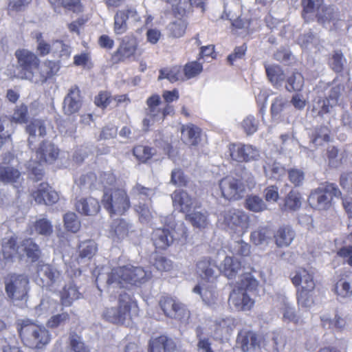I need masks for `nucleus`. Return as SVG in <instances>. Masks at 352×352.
<instances>
[{
	"mask_svg": "<svg viewBox=\"0 0 352 352\" xmlns=\"http://www.w3.org/2000/svg\"><path fill=\"white\" fill-rule=\"evenodd\" d=\"M316 16L320 23L327 25L332 23L333 28L336 30L340 29L344 23L338 19V10L332 6L322 7L318 10Z\"/></svg>",
	"mask_w": 352,
	"mask_h": 352,
	"instance_id": "5701e85b",
	"label": "nucleus"
},
{
	"mask_svg": "<svg viewBox=\"0 0 352 352\" xmlns=\"http://www.w3.org/2000/svg\"><path fill=\"white\" fill-rule=\"evenodd\" d=\"M19 249L22 256L25 255L32 262L38 261L41 254L39 246L32 239L23 240Z\"/></svg>",
	"mask_w": 352,
	"mask_h": 352,
	"instance_id": "c9c22d12",
	"label": "nucleus"
},
{
	"mask_svg": "<svg viewBox=\"0 0 352 352\" xmlns=\"http://www.w3.org/2000/svg\"><path fill=\"white\" fill-rule=\"evenodd\" d=\"M292 282L300 289L314 290L316 286L313 273L304 268L295 272L292 276Z\"/></svg>",
	"mask_w": 352,
	"mask_h": 352,
	"instance_id": "393cba45",
	"label": "nucleus"
},
{
	"mask_svg": "<svg viewBox=\"0 0 352 352\" xmlns=\"http://www.w3.org/2000/svg\"><path fill=\"white\" fill-rule=\"evenodd\" d=\"M272 233L267 227H259L250 234L251 241L256 245L268 243Z\"/></svg>",
	"mask_w": 352,
	"mask_h": 352,
	"instance_id": "de8ad7c7",
	"label": "nucleus"
},
{
	"mask_svg": "<svg viewBox=\"0 0 352 352\" xmlns=\"http://www.w3.org/2000/svg\"><path fill=\"white\" fill-rule=\"evenodd\" d=\"M70 320L67 312H61L52 315L47 322V327L50 329H56L63 327Z\"/></svg>",
	"mask_w": 352,
	"mask_h": 352,
	"instance_id": "5fc2aeb1",
	"label": "nucleus"
},
{
	"mask_svg": "<svg viewBox=\"0 0 352 352\" xmlns=\"http://www.w3.org/2000/svg\"><path fill=\"white\" fill-rule=\"evenodd\" d=\"M245 206L247 209L254 212H262L267 209L265 203L256 195L248 197L245 201Z\"/></svg>",
	"mask_w": 352,
	"mask_h": 352,
	"instance_id": "13d9d810",
	"label": "nucleus"
},
{
	"mask_svg": "<svg viewBox=\"0 0 352 352\" xmlns=\"http://www.w3.org/2000/svg\"><path fill=\"white\" fill-rule=\"evenodd\" d=\"M20 176V172L12 167L0 166V180L3 182H13Z\"/></svg>",
	"mask_w": 352,
	"mask_h": 352,
	"instance_id": "e2e57ef3",
	"label": "nucleus"
},
{
	"mask_svg": "<svg viewBox=\"0 0 352 352\" xmlns=\"http://www.w3.org/2000/svg\"><path fill=\"white\" fill-rule=\"evenodd\" d=\"M16 56L19 67V76L21 79L32 82L40 63L38 58L36 54L27 50H17Z\"/></svg>",
	"mask_w": 352,
	"mask_h": 352,
	"instance_id": "9d476101",
	"label": "nucleus"
},
{
	"mask_svg": "<svg viewBox=\"0 0 352 352\" xmlns=\"http://www.w3.org/2000/svg\"><path fill=\"white\" fill-rule=\"evenodd\" d=\"M329 129L324 126L316 127L311 135V143L316 146L329 141Z\"/></svg>",
	"mask_w": 352,
	"mask_h": 352,
	"instance_id": "09e8293b",
	"label": "nucleus"
},
{
	"mask_svg": "<svg viewBox=\"0 0 352 352\" xmlns=\"http://www.w3.org/2000/svg\"><path fill=\"white\" fill-rule=\"evenodd\" d=\"M149 348L151 352H174L176 344L173 339L160 336L150 340Z\"/></svg>",
	"mask_w": 352,
	"mask_h": 352,
	"instance_id": "c85d7f7f",
	"label": "nucleus"
},
{
	"mask_svg": "<svg viewBox=\"0 0 352 352\" xmlns=\"http://www.w3.org/2000/svg\"><path fill=\"white\" fill-rule=\"evenodd\" d=\"M37 278L42 286H58L62 277L59 270L49 264L38 263L36 267Z\"/></svg>",
	"mask_w": 352,
	"mask_h": 352,
	"instance_id": "4468645a",
	"label": "nucleus"
},
{
	"mask_svg": "<svg viewBox=\"0 0 352 352\" xmlns=\"http://www.w3.org/2000/svg\"><path fill=\"white\" fill-rule=\"evenodd\" d=\"M237 343L243 352H248L259 346L260 339L254 331L242 330L238 334Z\"/></svg>",
	"mask_w": 352,
	"mask_h": 352,
	"instance_id": "cd10ccee",
	"label": "nucleus"
},
{
	"mask_svg": "<svg viewBox=\"0 0 352 352\" xmlns=\"http://www.w3.org/2000/svg\"><path fill=\"white\" fill-rule=\"evenodd\" d=\"M131 225L123 219L115 220L111 226L109 233V237L116 243L126 239L131 230Z\"/></svg>",
	"mask_w": 352,
	"mask_h": 352,
	"instance_id": "bb28decb",
	"label": "nucleus"
},
{
	"mask_svg": "<svg viewBox=\"0 0 352 352\" xmlns=\"http://www.w3.org/2000/svg\"><path fill=\"white\" fill-rule=\"evenodd\" d=\"M341 191L335 184H327L315 189L310 194L308 201L318 210H328L331 206L333 197H339Z\"/></svg>",
	"mask_w": 352,
	"mask_h": 352,
	"instance_id": "0eeeda50",
	"label": "nucleus"
},
{
	"mask_svg": "<svg viewBox=\"0 0 352 352\" xmlns=\"http://www.w3.org/2000/svg\"><path fill=\"white\" fill-rule=\"evenodd\" d=\"M294 237L295 232L289 226L279 227L274 234L275 243L278 248L288 247Z\"/></svg>",
	"mask_w": 352,
	"mask_h": 352,
	"instance_id": "c756f323",
	"label": "nucleus"
},
{
	"mask_svg": "<svg viewBox=\"0 0 352 352\" xmlns=\"http://www.w3.org/2000/svg\"><path fill=\"white\" fill-rule=\"evenodd\" d=\"M147 108L145 109L146 117L142 121L143 129L147 131L155 122L160 121L161 109L159 106L161 103V98L159 95L153 94L146 100Z\"/></svg>",
	"mask_w": 352,
	"mask_h": 352,
	"instance_id": "2eb2a0df",
	"label": "nucleus"
},
{
	"mask_svg": "<svg viewBox=\"0 0 352 352\" xmlns=\"http://www.w3.org/2000/svg\"><path fill=\"white\" fill-rule=\"evenodd\" d=\"M58 148L51 142L43 141L36 151V160L40 164H52L57 159Z\"/></svg>",
	"mask_w": 352,
	"mask_h": 352,
	"instance_id": "6ab92c4d",
	"label": "nucleus"
},
{
	"mask_svg": "<svg viewBox=\"0 0 352 352\" xmlns=\"http://www.w3.org/2000/svg\"><path fill=\"white\" fill-rule=\"evenodd\" d=\"M64 225L67 230L77 232L80 228V222L74 212H67L64 215Z\"/></svg>",
	"mask_w": 352,
	"mask_h": 352,
	"instance_id": "69168bd1",
	"label": "nucleus"
},
{
	"mask_svg": "<svg viewBox=\"0 0 352 352\" xmlns=\"http://www.w3.org/2000/svg\"><path fill=\"white\" fill-rule=\"evenodd\" d=\"M54 12H60L61 7L74 12L81 11V3L80 0H49Z\"/></svg>",
	"mask_w": 352,
	"mask_h": 352,
	"instance_id": "a18cd8bd",
	"label": "nucleus"
},
{
	"mask_svg": "<svg viewBox=\"0 0 352 352\" xmlns=\"http://www.w3.org/2000/svg\"><path fill=\"white\" fill-rule=\"evenodd\" d=\"M258 282L250 273H245L241 277L240 281L232 290L229 297V304L237 311L250 310L254 300L250 294H254L258 288Z\"/></svg>",
	"mask_w": 352,
	"mask_h": 352,
	"instance_id": "f03ea898",
	"label": "nucleus"
},
{
	"mask_svg": "<svg viewBox=\"0 0 352 352\" xmlns=\"http://www.w3.org/2000/svg\"><path fill=\"white\" fill-rule=\"evenodd\" d=\"M160 305L166 316L186 321L190 316L189 311L186 306L170 297H162L160 300Z\"/></svg>",
	"mask_w": 352,
	"mask_h": 352,
	"instance_id": "ddd939ff",
	"label": "nucleus"
},
{
	"mask_svg": "<svg viewBox=\"0 0 352 352\" xmlns=\"http://www.w3.org/2000/svg\"><path fill=\"white\" fill-rule=\"evenodd\" d=\"M298 43L303 50L309 52H322L324 50L323 41L311 32L301 34L298 37Z\"/></svg>",
	"mask_w": 352,
	"mask_h": 352,
	"instance_id": "4be33fe9",
	"label": "nucleus"
},
{
	"mask_svg": "<svg viewBox=\"0 0 352 352\" xmlns=\"http://www.w3.org/2000/svg\"><path fill=\"white\" fill-rule=\"evenodd\" d=\"M201 129L192 124L182 127V137L185 143L196 146L200 142Z\"/></svg>",
	"mask_w": 352,
	"mask_h": 352,
	"instance_id": "e433bc0d",
	"label": "nucleus"
},
{
	"mask_svg": "<svg viewBox=\"0 0 352 352\" xmlns=\"http://www.w3.org/2000/svg\"><path fill=\"white\" fill-rule=\"evenodd\" d=\"M242 179L236 178L232 175H228L219 182V188L222 196L228 200H238L243 197L245 188Z\"/></svg>",
	"mask_w": 352,
	"mask_h": 352,
	"instance_id": "f8f14e48",
	"label": "nucleus"
},
{
	"mask_svg": "<svg viewBox=\"0 0 352 352\" xmlns=\"http://www.w3.org/2000/svg\"><path fill=\"white\" fill-rule=\"evenodd\" d=\"M343 245L338 254L343 258L344 262L352 266V232L344 238Z\"/></svg>",
	"mask_w": 352,
	"mask_h": 352,
	"instance_id": "603ef678",
	"label": "nucleus"
},
{
	"mask_svg": "<svg viewBox=\"0 0 352 352\" xmlns=\"http://www.w3.org/2000/svg\"><path fill=\"white\" fill-rule=\"evenodd\" d=\"M131 304V295L122 291L119 294L118 307L107 308L103 312V317L110 322L124 324L130 319Z\"/></svg>",
	"mask_w": 352,
	"mask_h": 352,
	"instance_id": "6e6552de",
	"label": "nucleus"
},
{
	"mask_svg": "<svg viewBox=\"0 0 352 352\" xmlns=\"http://www.w3.org/2000/svg\"><path fill=\"white\" fill-rule=\"evenodd\" d=\"M155 194V188H147L137 184L131 190V195L139 199H147L151 202V197Z\"/></svg>",
	"mask_w": 352,
	"mask_h": 352,
	"instance_id": "680f3d73",
	"label": "nucleus"
},
{
	"mask_svg": "<svg viewBox=\"0 0 352 352\" xmlns=\"http://www.w3.org/2000/svg\"><path fill=\"white\" fill-rule=\"evenodd\" d=\"M138 47L136 38L127 35L122 38L120 46L113 55L115 61H124L126 59L134 57Z\"/></svg>",
	"mask_w": 352,
	"mask_h": 352,
	"instance_id": "f3484780",
	"label": "nucleus"
},
{
	"mask_svg": "<svg viewBox=\"0 0 352 352\" xmlns=\"http://www.w3.org/2000/svg\"><path fill=\"white\" fill-rule=\"evenodd\" d=\"M141 16L134 8L118 10L114 15L113 31L116 34L125 33L131 27L141 25Z\"/></svg>",
	"mask_w": 352,
	"mask_h": 352,
	"instance_id": "1a4fd4ad",
	"label": "nucleus"
},
{
	"mask_svg": "<svg viewBox=\"0 0 352 352\" xmlns=\"http://www.w3.org/2000/svg\"><path fill=\"white\" fill-rule=\"evenodd\" d=\"M267 76L276 88L282 87L285 76L280 66L276 65H265Z\"/></svg>",
	"mask_w": 352,
	"mask_h": 352,
	"instance_id": "4c0bfd02",
	"label": "nucleus"
},
{
	"mask_svg": "<svg viewBox=\"0 0 352 352\" xmlns=\"http://www.w3.org/2000/svg\"><path fill=\"white\" fill-rule=\"evenodd\" d=\"M97 249V245L93 240L82 242L79 245L80 258H91L95 255Z\"/></svg>",
	"mask_w": 352,
	"mask_h": 352,
	"instance_id": "864d4df0",
	"label": "nucleus"
},
{
	"mask_svg": "<svg viewBox=\"0 0 352 352\" xmlns=\"http://www.w3.org/2000/svg\"><path fill=\"white\" fill-rule=\"evenodd\" d=\"M186 27V23L182 19H179L170 23L168 25L167 29L170 35L173 37L179 38L183 36L185 34Z\"/></svg>",
	"mask_w": 352,
	"mask_h": 352,
	"instance_id": "0e129e2a",
	"label": "nucleus"
},
{
	"mask_svg": "<svg viewBox=\"0 0 352 352\" xmlns=\"http://www.w3.org/2000/svg\"><path fill=\"white\" fill-rule=\"evenodd\" d=\"M60 307L58 302L47 296L43 297L40 303L33 310L34 316L45 317L50 314H53Z\"/></svg>",
	"mask_w": 352,
	"mask_h": 352,
	"instance_id": "72a5a7b5",
	"label": "nucleus"
},
{
	"mask_svg": "<svg viewBox=\"0 0 352 352\" xmlns=\"http://www.w3.org/2000/svg\"><path fill=\"white\" fill-rule=\"evenodd\" d=\"M204 283L196 285L192 291L199 294L206 305H211L215 302L217 296L214 283H208L206 285Z\"/></svg>",
	"mask_w": 352,
	"mask_h": 352,
	"instance_id": "7c9ffc66",
	"label": "nucleus"
},
{
	"mask_svg": "<svg viewBox=\"0 0 352 352\" xmlns=\"http://www.w3.org/2000/svg\"><path fill=\"white\" fill-rule=\"evenodd\" d=\"M316 92L317 96L313 102L312 112L314 116H322L338 103L340 87L320 82L316 88Z\"/></svg>",
	"mask_w": 352,
	"mask_h": 352,
	"instance_id": "20e7f679",
	"label": "nucleus"
},
{
	"mask_svg": "<svg viewBox=\"0 0 352 352\" xmlns=\"http://www.w3.org/2000/svg\"><path fill=\"white\" fill-rule=\"evenodd\" d=\"M32 196L35 201L39 204L51 205L58 199L57 192L46 183L41 184L38 189L32 193Z\"/></svg>",
	"mask_w": 352,
	"mask_h": 352,
	"instance_id": "b1692460",
	"label": "nucleus"
},
{
	"mask_svg": "<svg viewBox=\"0 0 352 352\" xmlns=\"http://www.w3.org/2000/svg\"><path fill=\"white\" fill-rule=\"evenodd\" d=\"M199 209L200 206H198L197 209H193L188 214H186V219L188 221L193 227L201 229L207 226L208 221L206 212Z\"/></svg>",
	"mask_w": 352,
	"mask_h": 352,
	"instance_id": "a19ab883",
	"label": "nucleus"
},
{
	"mask_svg": "<svg viewBox=\"0 0 352 352\" xmlns=\"http://www.w3.org/2000/svg\"><path fill=\"white\" fill-rule=\"evenodd\" d=\"M196 273L202 282L214 283L219 272L215 263L208 257L201 258L196 264Z\"/></svg>",
	"mask_w": 352,
	"mask_h": 352,
	"instance_id": "dca6fc26",
	"label": "nucleus"
},
{
	"mask_svg": "<svg viewBox=\"0 0 352 352\" xmlns=\"http://www.w3.org/2000/svg\"><path fill=\"white\" fill-rule=\"evenodd\" d=\"M68 343L73 352H91L89 345L85 342L81 336L75 332L69 333Z\"/></svg>",
	"mask_w": 352,
	"mask_h": 352,
	"instance_id": "c03bdc74",
	"label": "nucleus"
},
{
	"mask_svg": "<svg viewBox=\"0 0 352 352\" xmlns=\"http://www.w3.org/2000/svg\"><path fill=\"white\" fill-rule=\"evenodd\" d=\"M313 291L314 290L297 289V302L299 306L309 308L314 305Z\"/></svg>",
	"mask_w": 352,
	"mask_h": 352,
	"instance_id": "052dcab7",
	"label": "nucleus"
},
{
	"mask_svg": "<svg viewBox=\"0 0 352 352\" xmlns=\"http://www.w3.org/2000/svg\"><path fill=\"white\" fill-rule=\"evenodd\" d=\"M26 131L29 134L28 143L30 146L35 142L37 136L44 137L46 135V127L43 121L34 120L27 126Z\"/></svg>",
	"mask_w": 352,
	"mask_h": 352,
	"instance_id": "ea45409f",
	"label": "nucleus"
},
{
	"mask_svg": "<svg viewBox=\"0 0 352 352\" xmlns=\"http://www.w3.org/2000/svg\"><path fill=\"white\" fill-rule=\"evenodd\" d=\"M103 207L111 216L122 215L130 208L129 198L122 188H110L104 191L102 199Z\"/></svg>",
	"mask_w": 352,
	"mask_h": 352,
	"instance_id": "39448f33",
	"label": "nucleus"
},
{
	"mask_svg": "<svg viewBox=\"0 0 352 352\" xmlns=\"http://www.w3.org/2000/svg\"><path fill=\"white\" fill-rule=\"evenodd\" d=\"M80 295L74 280L69 281L64 286L60 293L62 305L65 307L71 306L74 300L80 298Z\"/></svg>",
	"mask_w": 352,
	"mask_h": 352,
	"instance_id": "f704fd0d",
	"label": "nucleus"
},
{
	"mask_svg": "<svg viewBox=\"0 0 352 352\" xmlns=\"http://www.w3.org/2000/svg\"><path fill=\"white\" fill-rule=\"evenodd\" d=\"M323 324L325 326L329 324V327L335 329L337 331L342 332L345 330L347 326L346 320L344 318L336 314L333 319L322 318Z\"/></svg>",
	"mask_w": 352,
	"mask_h": 352,
	"instance_id": "bf43d9fd",
	"label": "nucleus"
},
{
	"mask_svg": "<svg viewBox=\"0 0 352 352\" xmlns=\"http://www.w3.org/2000/svg\"><path fill=\"white\" fill-rule=\"evenodd\" d=\"M2 252L6 260H11L16 256H22L19 246L16 247V241L14 236L3 240Z\"/></svg>",
	"mask_w": 352,
	"mask_h": 352,
	"instance_id": "79ce46f5",
	"label": "nucleus"
},
{
	"mask_svg": "<svg viewBox=\"0 0 352 352\" xmlns=\"http://www.w3.org/2000/svg\"><path fill=\"white\" fill-rule=\"evenodd\" d=\"M160 74L158 77L159 80L166 78L171 82L184 80L181 67L179 66L162 69L160 70Z\"/></svg>",
	"mask_w": 352,
	"mask_h": 352,
	"instance_id": "8fccbe9b",
	"label": "nucleus"
},
{
	"mask_svg": "<svg viewBox=\"0 0 352 352\" xmlns=\"http://www.w3.org/2000/svg\"><path fill=\"white\" fill-rule=\"evenodd\" d=\"M263 169L265 176L271 179H279L281 176L285 174V168L277 162L264 165Z\"/></svg>",
	"mask_w": 352,
	"mask_h": 352,
	"instance_id": "4d7b16f0",
	"label": "nucleus"
},
{
	"mask_svg": "<svg viewBox=\"0 0 352 352\" xmlns=\"http://www.w3.org/2000/svg\"><path fill=\"white\" fill-rule=\"evenodd\" d=\"M151 277V272L143 267L127 265L112 269L109 274H98L96 282L99 290L100 286L123 287L126 283L131 285L142 284Z\"/></svg>",
	"mask_w": 352,
	"mask_h": 352,
	"instance_id": "f257e3e1",
	"label": "nucleus"
},
{
	"mask_svg": "<svg viewBox=\"0 0 352 352\" xmlns=\"http://www.w3.org/2000/svg\"><path fill=\"white\" fill-rule=\"evenodd\" d=\"M153 243L157 248L166 249L175 241L174 235L167 228H158L153 233Z\"/></svg>",
	"mask_w": 352,
	"mask_h": 352,
	"instance_id": "2f4dec72",
	"label": "nucleus"
},
{
	"mask_svg": "<svg viewBox=\"0 0 352 352\" xmlns=\"http://www.w3.org/2000/svg\"><path fill=\"white\" fill-rule=\"evenodd\" d=\"M241 267V263L237 259L226 256L223 260L221 270L226 277L231 279L236 276Z\"/></svg>",
	"mask_w": 352,
	"mask_h": 352,
	"instance_id": "37998d69",
	"label": "nucleus"
},
{
	"mask_svg": "<svg viewBox=\"0 0 352 352\" xmlns=\"http://www.w3.org/2000/svg\"><path fill=\"white\" fill-rule=\"evenodd\" d=\"M241 126L248 135H250L258 130V122L254 116L249 115L243 120Z\"/></svg>",
	"mask_w": 352,
	"mask_h": 352,
	"instance_id": "774afa93",
	"label": "nucleus"
},
{
	"mask_svg": "<svg viewBox=\"0 0 352 352\" xmlns=\"http://www.w3.org/2000/svg\"><path fill=\"white\" fill-rule=\"evenodd\" d=\"M29 283L28 276L25 274H8L4 280L8 297L12 301L25 300L30 289Z\"/></svg>",
	"mask_w": 352,
	"mask_h": 352,
	"instance_id": "423d86ee",
	"label": "nucleus"
},
{
	"mask_svg": "<svg viewBox=\"0 0 352 352\" xmlns=\"http://www.w3.org/2000/svg\"><path fill=\"white\" fill-rule=\"evenodd\" d=\"M173 206L178 208L179 210L186 214H188L193 209L198 208V203L192 199L186 191L175 190L171 195Z\"/></svg>",
	"mask_w": 352,
	"mask_h": 352,
	"instance_id": "a211bd4d",
	"label": "nucleus"
},
{
	"mask_svg": "<svg viewBox=\"0 0 352 352\" xmlns=\"http://www.w3.org/2000/svg\"><path fill=\"white\" fill-rule=\"evenodd\" d=\"M334 292L340 300L352 296V272L342 274L334 286Z\"/></svg>",
	"mask_w": 352,
	"mask_h": 352,
	"instance_id": "a878e982",
	"label": "nucleus"
},
{
	"mask_svg": "<svg viewBox=\"0 0 352 352\" xmlns=\"http://www.w3.org/2000/svg\"><path fill=\"white\" fill-rule=\"evenodd\" d=\"M82 106V99L79 88L76 86H72L65 96L63 109L65 114L72 115L77 113Z\"/></svg>",
	"mask_w": 352,
	"mask_h": 352,
	"instance_id": "aec40b11",
	"label": "nucleus"
},
{
	"mask_svg": "<svg viewBox=\"0 0 352 352\" xmlns=\"http://www.w3.org/2000/svg\"><path fill=\"white\" fill-rule=\"evenodd\" d=\"M60 66L58 62L46 60L41 65H38V70L34 74L32 82L43 83L47 79L54 76L59 70Z\"/></svg>",
	"mask_w": 352,
	"mask_h": 352,
	"instance_id": "412c9836",
	"label": "nucleus"
},
{
	"mask_svg": "<svg viewBox=\"0 0 352 352\" xmlns=\"http://www.w3.org/2000/svg\"><path fill=\"white\" fill-rule=\"evenodd\" d=\"M77 211L85 215H94L98 212L100 208L98 201L92 197L80 199L76 203Z\"/></svg>",
	"mask_w": 352,
	"mask_h": 352,
	"instance_id": "473e14b6",
	"label": "nucleus"
},
{
	"mask_svg": "<svg viewBox=\"0 0 352 352\" xmlns=\"http://www.w3.org/2000/svg\"><path fill=\"white\" fill-rule=\"evenodd\" d=\"M220 220L232 231L243 234L249 227V215L243 210L230 209L224 211L221 215Z\"/></svg>",
	"mask_w": 352,
	"mask_h": 352,
	"instance_id": "9b49d317",
	"label": "nucleus"
},
{
	"mask_svg": "<svg viewBox=\"0 0 352 352\" xmlns=\"http://www.w3.org/2000/svg\"><path fill=\"white\" fill-rule=\"evenodd\" d=\"M230 250L233 254L240 256H248L251 252L250 245L242 240L233 242Z\"/></svg>",
	"mask_w": 352,
	"mask_h": 352,
	"instance_id": "338daca9",
	"label": "nucleus"
},
{
	"mask_svg": "<svg viewBox=\"0 0 352 352\" xmlns=\"http://www.w3.org/2000/svg\"><path fill=\"white\" fill-rule=\"evenodd\" d=\"M286 89L288 91H300L304 86V78L300 73L294 72L287 78Z\"/></svg>",
	"mask_w": 352,
	"mask_h": 352,
	"instance_id": "6e6d98bb",
	"label": "nucleus"
},
{
	"mask_svg": "<svg viewBox=\"0 0 352 352\" xmlns=\"http://www.w3.org/2000/svg\"><path fill=\"white\" fill-rule=\"evenodd\" d=\"M71 47L62 41L56 40L52 44V53L54 56L63 59L68 58L71 55Z\"/></svg>",
	"mask_w": 352,
	"mask_h": 352,
	"instance_id": "3c124183",
	"label": "nucleus"
},
{
	"mask_svg": "<svg viewBox=\"0 0 352 352\" xmlns=\"http://www.w3.org/2000/svg\"><path fill=\"white\" fill-rule=\"evenodd\" d=\"M289 107V100L285 96L279 95L272 102L270 111L274 120H279L282 113Z\"/></svg>",
	"mask_w": 352,
	"mask_h": 352,
	"instance_id": "58836bf2",
	"label": "nucleus"
},
{
	"mask_svg": "<svg viewBox=\"0 0 352 352\" xmlns=\"http://www.w3.org/2000/svg\"><path fill=\"white\" fill-rule=\"evenodd\" d=\"M16 328L23 344L32 349H40L50 341L48 330L29 319L18 320Z\"/></svg>",
	"mask_w": 352,
	"mask_h": 352,
	"instance_id": "7ed1b4c3",
	"label": "nucleus"
},
{
	"mask_svg": "<svg viewBox=\"0 0 352 352\" xmlns=\"http://www.w3.org/2000/svg\"><path fill=\"white\" fill-rule=\"evenodd\" d=\"M282 306L280 307L283 318L284 321L298 323L299 317L297 316L294 307L285 296L281 298Z\"/></svg>",
	"mask_w": 352,
	"mask_h": 352,
	"instance_id": "49530a36",
	"label": "nucleus"
}]
</instances>
